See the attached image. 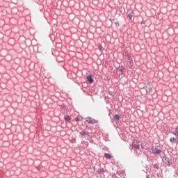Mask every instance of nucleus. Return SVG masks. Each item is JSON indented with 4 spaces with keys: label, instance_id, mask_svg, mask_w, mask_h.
Segmentation results:
<instances>
[{
    "label": "nucleus",
    "instance_id": "7ed1b4c3",
    "mask_svg": "<svg viewBox=\"0 0 178 178\" xmlns=\"http://www.w3.org/2000/svg\"><path fill=\"white\" fill-rule=\"evenodd\" d=\"M126 62L129 67H133V65H134V63H133V58L131 56H127Z\"/></svg>",
    "mask_w": 178,
    "mask_h": 178
},
{
    "label": "nucleus",
    "instance_id": "39448f33",
    "mask_svg": "<svg viewBox=\"0 0 178 178\" xmlns=\"http://www.w3.org/2000/svg\"><path fill=\"white\" fill-rule=\"evenodd\" d=\"M125 71L126 69H124L123 67H119L118 68V72L120 73V74H124Z\"/></svg>",
    "mask_w": 178,
    "mask_h": 178
},
{
    "label": "nucleus",
    "instance_id": "423d86ee",
    "mask_svg": "<svg viewBox=\"0 0 178 178\" xmlns=\"http://www.w3.org/2000/svg\"><path fill=\"white\" fill-rule=\"evenodd\" d=\"M87 80L90 84H92V83H94V79H92V75L91 74L87 76Z\"/></svg>",
    "mask_w": 178,
    "mask_h": 178
},
{
    "label": "nucleus",
    "instance_id": "9b49d317",
    "mask_svg": "<svg viewBox=\"0 0 178 178\" xmlns=\"http://www.w3.org/2000/svg\"><path fill=\"white\" fill-rule=\"evenodd\" d=\"M134 15H133V13L128 15V17H129V20H131V22H133L134 20Z\"/></svg>",
    "mask_w": 178,
    "mask_h": 178
},
{
    "label": "nucleus",
    "instance_id": "1a4fd4ad",
    "mask_svg": "<svg viewBox=\"0 0 178 178\" xmlns=\"http://www.w3.org/2000/svg\"><path fill=\"white\" fill-rule=\"evenodd\" d=\"M64 119H65V122H68V123H70V120H72V118H70V116H69V115H65L64 117Z\"/></svg>",
    "mask_w": 178,
    "mask_h": 178
},
{
    "label": "nucleus",
    "instance_id": "0eeeda50",
    "mask_svg": "<svg viewBox=\"0 0 178 178\" xmlns=\"http://www.w3.org/2000/svg\"><path fill=\"white\" fill-rule=\"evenodd\" d=\"M104 156L105 158H106V159H111V158H113V156H112V154L108 153H105Z\"/></svg>",
    "mask_w": 178,
    "mask_h": 178
},
{
    "label": "nucleus",
    "instance_id": "20e7f679",
    "mask_svg": "<svg viewBox=\"0 0 178 178\" xmlns=\"http://www.w3.org/2000/svg\"><path fill=\"white\" fill-rule=\"evenodd\" d=\"M86 122L88 123V124H95V123H98L97 120H95V119L91 118H87Z\"/></svg>",
    "mask_w": 178,
    "mask_h": 178
},
{
    "label": "nucleus",
    "instance_id": "6e6552de",
    "mask_svg": "<svg viewBox=\"0 0 178 178\" xmlns=\"http://www.w3.org/2000/svg\"><path fill=\"white\" fill-rule=\"evenodd\" d=\"M170 142L172 143V144H177V143H178L177 139H176L175 138H171L170 139Z\"/></svg>",
    "mask_w": 178,
    "mask_h": 178
},
{
    "label": "nucleus",
    "instance_id": "f257e3e1",
    "mask_svg": "<svg viewBox=\"0 0 178 178\" xmlns=\"http://www.w3.org/2000/svg\"><path fill=\"white\" fill-rule=\"evenodd\" d=\"M132 145L136 149H143V145L138 140H134Z\"/></svg>",
    "mask_w": 178,
    "mask_h": 178
},
{
    "label": "nucleus",
    "instance_id": "f03ea898",
    "mask_svg": "<svg viewBox=\"0 0 178 178\" xmlns=\"http://www.w3.org/2000/svg\"><path fill=\"white\" fill-rule=\"evenodd\" d=\"M152 154H161V152H162V148L161 147V146L152 147Z\"/></svg>",
    "mask_w": 178,
    "mask_h": 178
},
{
    "label": "nucleus",
    "instance_id": "f8f14e48",
    "mask_svg": "<svg viewBox=\"0 0 178 178\" xmlns=\"http://www.w3.org/2000/svg\"><path fill=\"white\" fill-rule=\"evenodd\" d=\"M120 118V117L119 116V115H115L114 116V119H115V120H116V122H118V120H119Z\"/></svg>",
    "mask_w": 178,
    "mask_h": 178
},
{
    "label": "nucleus",
    "instance_id": "9d476101",
    "mask_svg": "<svg viewBox=\"0 0 178 178\" xmlns=\"http://www.w3.org/2000/svg\"><path fill=\"white\" fill-rule=\"evenodd\" d=\"M83 120V117L79 115L75 118L76 122H82Z\"/></svg>",
    "mask_w": 178,
    "mask_h": 178
}]
</instances>
